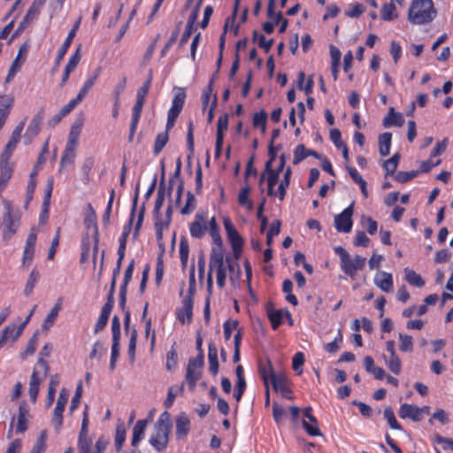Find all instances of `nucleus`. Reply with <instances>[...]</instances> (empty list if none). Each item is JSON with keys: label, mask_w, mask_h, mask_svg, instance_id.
Returning a JSON list of instances; mask_svg holds the SVG:
<instances>
[{"label": "nucleus", "mask_w": 453, "mask_h": 453, "mask_svg": "<svg viewBox=\"0 0 453 453\" xmlns=\"http://www.w3.org/2000/svg\"><path fill=\"white\" fill-rule=\"evenodd\" d=\"M73 39H72V35L66 36L65 42L62 43L61 47L58 49L56 59H55V66L52 70V72H55L56 69L59 66L61 61L63 60L65 55L66 54L72 42Z\"/></svg>", "instance_id": "obj_45"}, {"label": "nucleus", "mask_w": 453, "mask_h": 453, "mask_svg": "<svg viewBox=\"0 0 453 453\" xmlns=\"http://www.w3.org/2000/svg\"><path fill=\"white\" fill-rule=\"evenodd\" d=\"M398 415L401 418H410L413 422H419L423 419V415L419 413V407L411 403H402L400 405Z\"/></svg>", "instance_id": "obj_14"}, {"label": "nucleus", "mask_w": 453, "mask_h": 453, "mask_svg": "<svg viewBox=\"0 0 453 453\" xmlns=\"http://www.w3.org/2000/svg\"><path fill=\"white\" fill-rule=\"evenodd\" d=\"M228 127V115L226 113L220 115L218 119L217 123V138L224 139V132L227 130Z\"/></svg>", "instance_id": "obj_55"}, {"label": "nucleus", "mask_w": 453, "mask_h": 453, "mask_svg": "<svg viewBox=\"0 0 453 453\" xmlns=\"http://www.w3.org/2000/svg\"><path fill=\"white\" fill-rule=\"evenodd\" d=\"M76 149H77V146H73V145H69V144L65 145V150L61 157V161H60V164L62 166L73 163L74 158L76 157Z\"/></svg>", "instance_id": "obj_46"}, {"label": "nucleus", "mask_w": 453, "mask_h": 453, "mask_svg": "<svg viewBox=\"0 0 453 453\" xmlns=\"http://www.w3.org/2000/svg\"><path fill=\"white\" fill-rule=\"evenodd\" d=\"M196 207V200L195 196L188 191L187 198L184 206L180 210V213L183 215L190 214Z\"/></svg>", "instance_id": "obj_50"}, {"label": "nucleus", "mask_w": 453, "mask_h": 453, "mask_svg": "<svg viewBox=\"0 0 453 453\" xmlns=\"http://www.w3.org/2000/svg\"><path fill=\"white\" fill-rule=\"evenodd\" d=\"M137 203H138V193L135 194V196L133 199L130 218H129L128 222L123 226V231L121 233V236L128 237V235L131 232L132 224L134 219L135 211L137 209Z\"/></svg>", "instance_id": "obj_44"}, {"label": "nucleus", "mask_w": 453, "mask_h": 453, "mask_svg": "<svg viewBox=\"0 0 453 453\" xmlns=\"http://www.w3.org/2000/svg\"><path fill=\"white\" fill-rule=\"evenodd\" d=\"M383 416L385 419L388 421V426L390 428L394 430H403L402 425L396 420L395 412L392 409V407L388 406L384 409L383 411Z\"/></svg>", "instance_id": "obj_42"}, {"label": "nucleus", "mask_w": 453, "mask_h": 453, "mask_svg": "<svg viewBox=\"0 0 453 453\" xmlns=\"http://www.w3.org/2000/svg\"><path fill=\"white\" fill-rule=\"evenodd\" d=\"M175 426L176 439L179 441L186 439L190 431V420L188 417L185 413L179 414L175 420Z\"/></svg>", "instance_id": "obj_19"}, {"label": "nucleus", "mask_w": 453, "mask_h": 453, "mask_svg": "<svg viewBox=\"0 0 453 453\" xmlns=\"http://www.w3.org/2000/svg\"><path fill=\"white\" fill-rule=\"evenodd\" d=\"M253 40L257 42L258 46L264 49L266 53L270 51L273 43V39L266 40L264 35H259L257 31L253 32Z\"/></svg>", "instance_id": "obj_52"}, {"label": "nucleus", "mask_w": 453, "mask_h": 453, "mask_svg": "<svg viewBox=\"0 0 453 453\" xmlns=\"http://www.w3.org/2000/svg\"><path fill=\"white\" fill-rule=\"evenodd\" d=\"M42 119V111H39L35 114L26 129L25 136L29 140L34 139L40 133Z\"/></svg>", "instance_id": "obj_25"}, {"label": "nucleus", "mask_w": 453, "mask_h": 453, "mask_svg": "<svg viewBox=\"0 0 453 453\" xmlns=\"http://www.w3.org/2000/svg\"><path fill=\"white\" fill-rule=\"evenodd\" d=\"M68 391L65 388H62L59 393L52 418V424L57 430H59L63 425V412L68 401Z\"/></svg>", "instance_id": "obj_9"}, {"label": "nucleus", "mask_w": 453, "mask_h": 453, "mask_svg": "<svg viewBox=\"0 0 453 453\" xmlns=\"http://www.w3.org/2000/svg\"><path fill=\"white\" fill-rule=\"evenodd\" d=\"M207 231V225L203 214L197 212L194 221L189 225L190 235L196 239L203 237Z\"/></svg>", "instance_id": "obj_16"}, {"label": "nucleus", "mask_w": 453, "mask_h": 453, "mask_svg": "<svg viewBox=\"0 0 453 453\" xmlns=\"http://www.w3.org/2000/svg\"><path fill=\"white\" fill-rule=\"evenodd\" d=\"M274 391L280 392L283 397L291 399V389L289 388L288 380L284 372H278L270 380Z\"/></svg>", "instance_id": "obj_11"}, {"label": "nucleus", "mask_w": 453, "mask_h": 453, "mask_svg": "<svg viewBox=\"0 0 453 453\" xmlns=\"http://www.w3.org/2000/svg\"><path fill=\"white\" fill-rule=\"evenodd\" d=\"M82 101L80 100L77 96L72 100H70L65 105L62 107L58 113V119H61L62 117L66 116L70 113Z\"/></svg>", "instance_id": "obj_64"}, {"label": "nucleus", "mask_w": 453, "mask_h": 453, "mask_svg": "<svg viewBox=\"0 0 453 453\" xmlns=\"http://www.w3.org/2000/svg\"><path fill=\"white\" fill-rule=\"evenodd\" d=\"M380 17L384 21H391L398 17L396 8L393 3L384 4L380 10Z\"/></svg>", "instance_id": "obj_38"}, {"label": "nucleus", "mask_w": 453, "mask_h": 453, "mask_svg": "<svg viewBox=\"0 0 453 453\" xmlns=\"http://www.w3.org/2000/svg\"><path fill=\"white\" fill-rule=\"evenodd\" d=\"M223 225L226 230V238L233 250L234 257L237 260L242 255L244 240L238 233L232 220L228 217H225L223 219Z\"/></svg>", "instance_id": "obj_4"}, {"label": "nucleus", "mask_w": 453, "mask_h": 453, "mask_svg": "<svg viewBox=\"0 0 453 453\" xmlns=\"http://www.w3.org/2000/svg\"><path fill=\"white\" fill-rule=\"evenodd\" d=\"M189 254V245L185 239H181L179 246L180 260L183 267L187 266Z\"/></svg>", "instance_id": "obj_53"}, {"label": "nucleus", "mask_w": 453, "mask_h": 453, "mask_svg": "<svg viewBox=\"0 0 453 453\" xmlns=\"http://www.w3.org/2000/svg\"><path fill=\"white\" fill-rule=\"evenodd\" d=\"M59 384V377L58 374H55L51 376L50 384H49V389H48V395H47V405L50 406L54 400H55V394L57 391V388Z\"/></svg>", "instance_id": "obj_47"}, {"label": "nucleus", "mask_w": 453, "mask_h": 453, "mask_svg": "<svg viewBox=\"0 0 453 453\" xmlns=\"http://www.w3.org/2000/svg\"><path fill=\"white\" fill-rule=\"evenodd\" d=\"M436 14L437 11L432 0H412L408 19L414 25H423L432 22Z\"/></svg>", "instance_id": "obj_2"}, {"label": "nucleus", "mask_w": 453, "mask_h": 453, "mask_svg": "<svg viewBox=\"0 0 453 453\" xmlns=\"http://www.w3.org/2000/svg\"><path fill=\"white\" fill-rule=\"evenodd\" d=\"M194 128L193 122L190 120L188 124V132H187V147L188 150V158L190 159L195 153V142H194Z\"/></svg>", "instance_id": "obj_51"}, {"label": "nucleus", "mask_w": 453, "mask_h": 453, "mask_svg": "<svg viewBox=\"0 0 453 453\" xmlns=\"http://www.w3.org/2000/svg\"><path fill=\"white\" fill-rule=\"evenodd\" d=\"M280 173L276 169H273L272 166L268 169L266 166L265 167V171L261 175L260 183L265 180V176L266 175V182H267V194L270 196L276 195L274 191V186L277 184Z\"/></svg>", "instance_id": "obj_21"}, {"label": "nucleus", "mask_w": 453, "mask_h": 453, "mask_svg": "<svg viewBox=\"0 0 453 453\" xmlns=\"http://www.w3.org/2000/svg\"><path fill=\"white\" fill-rule=\"evenodd\" d=\"M418 173V171H400L395 174V180L400 183H405L417 177Z\"/></svg>", "instance_id": "obj_62"}, {"label": "nucleus", "mask_w": 453, "mask_h": 453, "mask_svg": "<svg viewBox=\"0 0 453 453\" xmlns=\"http://www.w3.org/2000/svg\"><path fill=\"white\" fill-rule=\"evenodd\" d=\"M353 203L335 216L334 226L338 232L349 233L353 226Z\"/></svg>", "instance_id": "obj_7"}, {"label": "nucleus", "mask_w": 453, "mask_h": 453, "mask_svg": "<svg viewBox=\"0 0 453 453\" xmlns=\"http://www.w3.org/2000/svg\"><path fill=\"white\" fill-rule=\"evenodd\" d=\"M365 263L366 258L360 255H356L353 258L349 256L348 259L341 264V269L351 279H355L357 271L364 269Z\"/></svg>", "instance_id": "obj_8"}, {"label": "nucleus", "mask_w": 453, "mask_h": 453, "mask_svg": "<svg viewBox=\"0 0 453 453\" xmlns=\"http://www.w3.org/2000/svg\"><path fill=\"white\" fill-rule=\"evenodd\" d=\"M239 322L236 319H227L223 324L224 339L228 341L231 338L234 330L238 327Z\"/></svg>", "instance_id": "obj_57"}, {"label": "nucleus", "mask_w": 453, "mask_h": 453, "mask_svg": "<svg viewBox=\"0 0 453 453\" xmlns=\"http://www.w3.org/2000/svg\"><path fill=\"white\" fill-rule=\"evenodd\" d=\"M144 103H145L144 100L136 98V101L132 107V119H131V123H130V127H129V135H128L129 142H132L134 139V134L137 129L138 123H139L141 116H142V111Z\"/></svg>", "instance_id": "obj_13"}, {"label": "nucleus", "mask_w": 453, "mask_h": 453, "mask_svg": "<svg viewBox=\"0 0 453 453\" xmlns=\"http://www.w3.org/2000/svg\"><path fill=\"white\" fill-rule=\"evenodd\" d=\"M147 426V420L140 419L136 422L133 428V436L131 445L135 448L138 443L142 441Z\"/></svg>", "instance_id": "obj_30"}, {"label": "nucleus", "mask_w": 453, "mask_h": 453, "mask_svg": "<svg viewBox=\"0 0 453 453\" xmlns=\"http://www.w3.org/2000/svg\"><path fill=\"white\" fill-rule=\"evenodd\" d=\"M40 379L38 377V372L34 370L32 372L30 382H29V397L33 403H35L37 395L39 394Z\"/></svg>", "instance_id": "obj_35"}, {"label": "nucleus", "mask_w": 453, "mask_h": 453, "mask_svg": "<svg viewBox=\"0 0 453 453\" xmlns=\"http://www.w3.org/2000/svg\"><path fill=\"white\" fill-rule=\"evenodd\" d=\"M3 219L4 224L3 240L4 242H8L16 234L19 226V216L13 213L12 208L8 203L4 204Z\"/></svg>", "instance_id": "obj_6"}, {"label": "nucleus", "mask_w": 453, "mask_h": 453, "mask_svg": "<svg viewBox=\"0 0 453 453\" xmlns=\"http://www.w3.org/2000/svg\"><path fill=\"white\" fill-rule=\"evenodd\" d=\"M40 277L41 275L39 271L36 268H33L29 273L26 286L24 288L23 293L26 296H29L33 293L34 288L40 280Z\"/></svg>", "instance_id": "obj_33"}, {"label": "nucleus", "mask_w": 453, "mask_h": 453, "mask_svg": "<svg viewBox=\"0 0 453 453\" xmlns=\"http://www.w3.org/2000/svg\"><path fill=\"white\" fill-rule=\"evenodd\" d=\"M267 317L271 322L272 328L276 330L282 323L283 315L280 310H273V304L268 303L266 306Z\"/></svg>", "instance_id": "obj_28"}, {"label": "nucleus", "mask_w": 453, "mask_h": 453, "mask_svg": "<svg viewBox=\"0 0 453 453\" xmlns=\"http://www.w3.org/2000/svg\"><path fill=\"white\" fill-rule=\"evenodd\" d=\"M258 373L265 386L270 385V380L278 372H275L272 361L269 358L258 361Z\"/></svg>", "instance_id": "obj_15"}, {"label": "nucleus", "mask_w": 453, "mask_h": 453, "mask_svg": "<svg viewBox=\"0 0 453 453\" xmlns=\"http://www.w3.org/2000/svg\"><path fill=\"white\" fill-rule=\"evenodd\" d=\"M203 358V354H201L188 360L185 379L191 391L195 390L197 381L202 377Z\"/></svg>", "instance_id": "obj_5"}, {"label": "nucleus", "mask_w": 453, "mask_h": 453, "mask_svg": "<svg viewBox=\"0 0 453 453\" xmlns=\"http://www.w3.org/2000/svg\"><path fill=\"white\" fill-rule=\"evenodd\" d=\"M193 316V301L189 297H184L181 302V307L176 310L177 319L181 323H189Z\"/></svg>", "instance_id": "obj_18"}, {"label": "nucleus", "mask_w": 453, "mask_h": 453, "mask_svg": "<svg viewBox=\"0 0 453 453\" xmlns=\"http://www.w3.org/2000/svg\"><path fill=\"white\" fill-rule=\"evenodd\" d=\"M267 114L264 110L256 112L253 116L252 125L254 127H260L262 133L265 132Z\"/></svg>", "instance_id": "obj_49"}, {"label": "nucleus", "mask_w": 453, "mask_h": 453, "mask_svg": "<svg viewBox=\"0 0 453 453\" xmlns=\"http://www.w3.org/2000/svg\"><path fill=\"white\" fill-rule=\"evenodd\" d=\"M400 345L399 349L403 352H410L413 349L412 337L408 334H399Z\"/></svg>", "instance_id": "obj_58"}, {"label": "nucleus", "mask_w": 453, "mask_h": 453, "mask_svg": "<svg viewBox=\"0 0 453 453\" xmlns=\"http://www.w3.org/2000/svg\"><path fill=\"white\" fill-rule=\"evenodd\" d=\"M171 428V415L165 411L160 414L155 424V432L149 439L150 444L157 452H163L166 449L169 442Z\"/></svg>", "instance_id": "obj_1"}, {"label": "nucleus", "mask_w": 453, "mask_h": 453, "mask_svg": "<svg viewBox=\"0 0 453 453\" xmlns=\"http://www.w3.org/2000/svg\"><path fill=\"white\" fill-rule=\"evenodd\" d=\"M14 104V97L11 95H4L0 107V130L4 127Z\"/></svg>", "instance_id": "obj_23"}, {"label": "nucleus", "mask_w": 453, "mask_h": 453, "mask_svg": "<svg viewBox=\"0 0 453 453\" xmlns=\"http://www.w3.org/2000/svg\"><path fill=\"white\" fill-rule=\"evenodd\" d=\"M178 356L174 345L171 347L166 354L165 366L168 371H172L177 365Z\"/></svg>", "instance_id": "obj_59"}, {"label": "nucleus", "mask_w": 453, "mask_h": 453, "mask_svg": "<svg viewBox=\"0 0 453 453\" xmlns=\"http://www.w3.org/2000/svg\"><path fill=\"white\" fill-rule=\"evenodd\" d=\"M375 284L385 292H391L393 290V277L388 273H381L380 279H375Z\"/></svg>", "instance_id": "obj_34"}, {"label": "nucleus", "mask_w": 453, "mask_h": 453, "mask_svg": "<svg viewBox=\"0 0 453 453\" xmlns=\"http://www.w3.org/2000/svg\"><path fill=\"white\" fill-rule=\"evenodd\" d=\"M208 361L209 372L216 375L219 372L218 349L212 342L208 344Z\"/></svg>", "instance_id": "obj_27"}, {"label": "nucleus", "mask_w": 453, "mask_h": 453, "mask_svg": "<svg viewBox=\"0 0 453 453\" xmlns=\"http://www.w3.org/2000/svg\"><path fill=\"white\" fill-rule=\"evenodd\" d=\"M127 289L119 288V306L125 312L124 325L127 328L130 324L131 314L128 309H126Z\"/></svg>", "instance_id": "obj_39"}, {"label": "nucleus", "mask_w": 453, "mask_h": 453, "mask_svg": "<svg viewBox=\"0 0 453 453\" xmlns=\"http://www.w3.org/2000/svg\"><path fill=\"white\" fill-rule=\"evenodd\" d=\"M185 98L186 94L184 90H180V92L176 93L173 96L172 106L168 110L167 117L172 118L174 119H177L178 116L180 115L184 104H185Z\"/></svg>", "instance_id": "obj_22"}, {"label": "nucleus", "mask_w": 453, "mask_h": 453, "mask_svg": "<svg viewBox=\"0 0 453 453\" xmlns=\"http://www.w3.org/2000/svg\"><path fill=\"white\" fill-rule=\"evenodd\" d=\"M81 53H80V47L76 50V51L69 58L68 62L66 65L65 66L64 73L62 75L61 81L59 83V87L63 88L67 83L70 73L75 70L78 64L81 61Z\"/></svg>", "instance_id": "obj_20"}, {"label": "nucleus", "mask_w": 453, "mask_h": 453, "mask_svg": "<svg viewBox=\"0 0 453 453\" xmlns=\"http://www.w3.org/2000/svg\"><path fill=\"white\" fill-rule=\"evenodd\" d=\"M392 134L385 132L379 135V150L380 154L383 157L389 155L391 148Z\"/></svg>", "instance_id": "obj_31"}, {"label": "nucleus", "mask_w": 453, "mask_h": 453, "mask_svg": "<svg viewBox=\"0 0 453 453\" xmlns=\"http://www.w3.org/2000/svg\"><path fill=\"white\" fill-rule=\"evenodd\" d=\"M168 141H169V134H168L167 131L158 133L156 136L154 146H153L154 155H158L163 150V149L165 148V146L166 145Z\"/></svg>", "instance_id": "obj_41"}, {"label": "nucleus", "mask_w": 453, "mask_h": 453, "mask_svg": "<svg viewBox=\"0 0 453 453\" xmlns=\"http://www.w3.org/2000/svg\"><path fill=\"white\" fill-rule=\"evenodd\" d=\"M38 344V338L36 334H34L27 342V345L24 351L21 353V358L25 359L27 356L33 355L35 352Z\"/></svg>", "instance_id": "obj_63"}, {"label": "nucleus", "mask_w": 453, "mask_h": 453, "mask_svg": "<svg viewBox=\"0 0 453 453\" xmlns=\"http://www.w3.org/2000/svg\"><path fill=\"white\" fill-rule=\"evenodd\" d=\"M404 117L402 113L395 111L394 107H390L387 116L383 119V126L385 127H403L404 124Z\"/></svg>", "instance_id": "obj_24"}, {"label": "nucleus", "mask_w": 453, "mask_h": 453, "mask_svg": "<svg viewBox=\"0 0 453 453\" xmlns=\"http://www.w3.org/2000/svg\"><path fill=\"white\" fill-rule=\"evenodd\" d=\"M311 407H306L303 410V416L306 419L303 420V426L306 433L311 436H320L322 435L316 418L311 414Z\"/></svg>", "instance_id": "obj_12"}, {"label": "nucleus", "mask_w": 453, "mask_h": 453, "mask_svg": "<svg viewBox=\"0 0 453 453\" xmlns=\"http://www.w3.org/2000/svg\"><path fill=\"white\" fill-rule=\"evenodd\" d=\"M30 417V410L27 403L23 401L19 406L18 422L16 425V434H23L27 429L28 418Z\"/></svg>", "instance_id": "obj_17"}, {"label": "nucleus", "mask_w": 453, "mask_h": 453, "mask_svg": "<svg viewBox=\"0 0 453 453\" xmlns=\"http://www.w3.org/2000/svg\"><path fill=\"white\" fill-rule=\"evenodd\" d=\"M93 166H94V159L92 157L86 158L81 165V173L83 174V182L85 184L88 183V181H89V175H90Z\"/></svg>", "instance_id": "obj_61"}, {"label": "nucleus", "mask_w": 453, "mask_h": 453, "mask_svg": "<svg viewBox=\"0 0 453 453\" xmlns=\"http://www.w3.org/2000/svg\"><path fill=\"white\" fill-rule=\"evenodd\" d=\"M92 440L88 434H79L78 438V453H90Z\"/></svg>", "instance_id": "obj_48"}, {"label": "nucleus", "mask_w": 453, "mask_h": 453, "mask_svg": "<svg viewBox=\"0 0 453 453\" xmlns=\"http://www.w3.org/2000/svg\"><path fill=\"white\" fill-rule=\"evenodd\" d=\"M61 308H62V299L59 298L57 301V303H55V305L53 306V308L50 310L49 314L46 316V318L42 323V329L48 330L54 325Z\"/></svg>", "instance_id": "obj_29"}, {"label": "nucleus", "mask_w": 453, "mask_h": 453, "mask_svg": "<svg viewBox=\"0 0 453 453\" xmlns=\"http://www.w3.org/2000/svg\"><path fill=\"white\" fill-rule=\"evenodd\" d=\"M126 427L123 423L118 424L115 431L114 446L117 452H120L126 441Z\"/></svg>", "instance_id": "obj_36"}, {"label": "nucleus", "mask_w": 453, "mask_h": 453, "mask_svg": "<svg viewBox=\"0 0 453 453\" xmlns=\"http://www.w3.org/2000/svg\"><path fill=\"white\" fill-rule=\"evenodd\" d=\"M101 73V67H97L94 73L87 78V80L84 81L82 87L81 88L79 93L77 94V97L80 100H83L89 90L93 88L95 85L96 80L98 79L99 75Z\"/></svg>", "instance_id": "obj_26"}, {"label": "nucleus", "mask_w": 453, "mask_h": 453, "mask_svg": "<svg viewBox=\"0 0 453 453\" xmlns=\"http://www.w3.org/2000/svg\"><path fill=\"white\" fill-rule=\"evenodd\" d=\"M385 363L388 370L395 375H399L402 371V361L397 355L389 356L387 357L383 356Z\"/></svg>", "instance_id": "obj_37"}, {"label": "nucleus", "mask_w": 453, "mask_h": 453, "mask_svg": "<svg viewBox=\"0 0 453 453\" xmlns=\"http://www.w3.org/2000/svg\"><path fill=\"white\" fill-rule=\"evenodd\" d=\"M305 80V74L303 72H300L297 76V88L300 90H303L306 95H310L313 90V79L312 76H310L306 81L305 85L303 86V82Z\"/></svg>", "instance_id": "obj_43"}, {"label": "nucleus", "mask_w": 453, "mask_h": 453, "mask_svg": "<svg viewBox=\"0 0 453 453\" xmlns=\"http://www.w3.org/2000/svg\"><path fill=\"white\" fill-rule=\"evenodd\" d=\"M404 273H405V280L410 285H412V286H415L418 288H421L425 285V280L415 271L409 269V268H405Z\"/></svg>", "instance_id": "obj_40"}, {"label": "nucleus", "mask_w": 453, "mask_h": 453, "mask_svg": "<svg viewBox=\"0 0 453 453\" xmlns=\"http://www.w3.org/2000/svg\"><path fill=\"white\" fill-rule=\"evenodd\" d=\"M292 170L291 167H287L284 173L283 179L279 184L278 190L275 196H277L280 201H283L286 196L287 188L289 186L290 183V177H291Z\"/></svg>", "instance_id": "obj_32"}, {"label": "nucleus", "mask_w": 453, "mask_h": 453, "mask_svg": "<svg viewBox=\"0 0 453 453\" xmlns=\"http://www.w3.org/2000/svg\"><path fill=\"white\" fill-rule=\"evenodd\" d=\"M113 305H114V293H111V291H109L108 296H107V301L101 310L100 316L109 319V317H110L111 311L113 308Z\"/></svg>", "instance_id": "obj_60"}, {"label": "nucleus", "mask_w": 453, "mask_h": 453, "mask_svg": "<svg viewBox=\"0 0 453 453\" xmlns=\"http://www.w3.org/2000/svg\"><path fill=\"white\" fill-rule=\"evenodd\" d=\"M46 431H42L33 446L31 453H45L46 450Z\"/></svg>", "instance_id": "obj_56"}, {"label": "nucleus", "mask_w": 453, "mask_h": 453, "mask_svg": "<svg viewBox=\"0 0 453 453\" xmlns=\"http://www.w3.org/2000/svg\"><path fill=\"white\" fill-rule=\"evenodd\" d=\"M215 271L216 278H217V285L219 288H222L226 283V270L225 265L224 259V250H215L214 248L211 249V252L210 255V262H209V272L207 275V289L209 295H211L212 290V272Z\"/></svg>", "instance_id": "obj_3"}, {"label": "nucleus", "mask_w": 453, "mask_h": 453, "mask_svg": "<svg viewBox=\"0 0 453 453\" xmlns=\"http://www.w3.org/2000/svg\"><path fill=\"white\" fill-rule=\"evenodd\" d=\"M25 127V120L20 121L13 129L11 138L6 143L2 154L0 157L11 158L12 152L17 148L18 143L19 142L21 133Z\"/></svg>", "instance_id": "obj_10"}, {"label": "nucleus", "mask_w": 453, "mask_h": 453, "mask_svg": "<svg viewBox=\"0 0 453 453\" xmlns=\"http://www.w3.org/2000/svg\"><path fill=\"white\" fill-rule=\"evenodd\" d=\"M250 191V188L249 186L242 188L238 195V203L242 206H246L248 209H252L253 203L249 197Z\"/></svg>", "instance_id": "obj_54"}]
</instances>
